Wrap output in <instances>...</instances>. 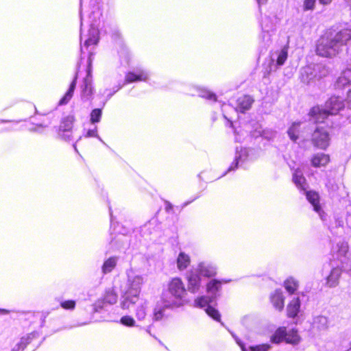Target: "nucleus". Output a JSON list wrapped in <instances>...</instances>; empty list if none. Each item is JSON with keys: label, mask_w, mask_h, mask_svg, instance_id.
<instances>
[{"label": "nucleus", "mask_w": 351, "mask_h": 351, "mask_svg": "<svg viewBox=\"0 0 351 351\" xmlns=\"http://www.w3.org/2000/svg\"><path fill=\"white\" fill-rule=\"evenodd\" d=\"M350 40V28L341 25H333L326 28L317 40L315 53L322 58H335Z\"/></svg>", "instance_id": "f257e3e1"}, {"label": "nucleus", "mask_w": 351, "mask_h": 351, "mask_svg": "<svg viewBox=\"0 0 351 351\" xmlns=\"http://www.w3.org/2000/svg\"><path fill=\"white\" fill-rule=\"evenodd\" d=\"M186 289L180 277L171 278L161 294L160 300L164 308H173L182 306L186 302Z\"/></svg>", "instance_id": "f03ea898"}, {"label": "nucleus", "mask_w": 351, "mask_h": 351, "mask_svg": "<svg viewBox=\"0 0 351 351\" xmlns=\"http://www.w3.org/2000/svg\"><path fill=\"white\" fill-rule=\"evenodd\" d=\"M301 338L296 329L293 328L287 330L286 326L278 327L270 337V341L278 344L283 341L291 345H297L300 343Z\"/></svg>", "instance_id": "7ed1b4c3"}, {"label": "nucleus", "mask_w": 351, "mask_h": 351, "mask_svg": "<svg viewBox=\"0 0 351 351\" xmlns=\"http://www.w3.org/2000/svg\"><path fill=\"white\" fill-rule=\"evenodd\" d=\"M311 141L317 148L326 149L330 141L328 131L323 126L317 127L312 134Z\"/></svg>", "instance_id": "20e7f679"}, {"label": "nucleus", "mask_w": 351, "mask_h": 351, "mask_svg": "<svg viewBox=\"0 0 351 351\" xmlns=\"http://www.w3.org/2000/svg\"><path fill=\"white\" fill-rule=\"evenodd\" d=\"M187 282L186 291L197 293L201 288L202 279L199 274L195 269H191L186 275Z\"/></svg>", "instance_id": "39448f33"}, {"label": "nucleus", "mask_w": 351, "mask_h": 351, "mask_svg": "<svg viewBox=\"0 0 351 351\" xmlns=\"http://www.w3.org/2000/svg\"><path fill=\"white\" fill-rule=\"evenodd\" d=\"M324 106L329 113L334 116L344 109L345 104L339 96L332 95L325 101Z\"/></svg>", "instance_id": "423d86ee"}, {"label": "nucleus", "mask_w": 351, "mask_h": 351, "mask_svg": "<svg viewBox=\"0 0 351 351\" xmlns=\"http://www.w3.org/2000/svg\"><path fill=\"white\" fill-rule=\"evenodd\" d=\"M308 114L314 120L315 123H324L326 119L332 116L325 106L322 107L319 105L313 106L309 110Z\"/></svg>", "instance_id": "0eeeda50"}, {"label": "nucleus", "mask_w": 351, "mask_h": 351, "mask_svg": "<svg viewBox=\"0 0 351 351\" xmlns=\"http://www.w3.org/2000/svg\"><path fill=\"white\" fill-rule=\"evenodd\" d=\"M269 301L273 306L278 311L281 312L285 306V297L283 292L280 289H276L269 295Z\"/></svg>", "instance_id": "6e6552de"}, {"label": "nucleus", "mask_w": 351, "mask_h": 351, "mask_svg": "<svg viewBox=\"0 0 351 351\" xmlns=\"http://www.w3.org/2000/svg\"><path fill=\"white\" fill-rule=\"evenodd\" d=\"M117 294L112 289L107 290L105 293L104 298L101 300H98L95 303L96 311L101 309L104 307L105 304H114L117 302Z\"/></svg>", "instance_id": "1a4fd4ad"}, {"label": "nucleus", "mask_w": 351, "mask_h": 351, "mask_svg": "<svg viewBox=\"0 0 351 351\" xmlns=\"http://www.w3.org/2000/svg\"><path fill=\"white\" fill-rule=\"evenodd\" d=\"M306 195V199L313 206L315 212L320 214L322 212V208L320 204V197L319 193L313 190L304 191Z\"/></svg>", "instance_id": "9d476101"}, {"label": "nucleus", "mask_w": 351, "mask_h": 351, "mask_svg": "<svg viewBox=\"0 0 351 351\" xmlns=\"http://www.w3.org/2000/svg\"><path fill=\"white\" fill-rule=\"evenodd\" d=\"M254 102V98L249 95H243L237 100L236 109L241 113L250 110Z\"/></svg>", "instance_id": "9b49d317"}, {"label": "nucleus", "mask_w": 351, "mask_h": 351, "mask_svg": "<svg viewBox=\"0 0 351 351\" xmlns=\"http://www.w3.org/2000/svg\"><path fill=\"white\" fill-rule=\"evenodd\" d=\"M292 181L300 191H306L308 184L306 178L304 176L302 171L300 168L294 169L292 176Z\"/></svg>", "instance_id": "f8f14e48"}, {"label": "nucleus", "mask_w": 351, "mask_h": 351, "mask_svg": "<svg viewBox=\"0 0 351 351\" xmlns=\"http://www.w3.org/2000/svg\"><path fill=\"white\" fill-rule=\"evenodd\" d=\"M301 302L298 297L293 298L287 306V316L289 318H295L300 311Z\"/></svg>", "instance_id": "ddd939ff"}, {"label": "nucleus", "mask_w": 351, "mask_h": 351, "mask_svg": "<svg viewBox=\"0 0 351 351\" xmlns=\"http://www.w3.org/2000/svg\"><path fill=\"white\" fill-rule=\"evenodd\" d=\"M330 156L324 153H319L313 155L311 159V165L318 168L325 167L330 162Z\"/></svg>", "instance_id": "4468645a"}, {"label": "nucleus", "mask_w": 351, "mask_h": 351, "mask_svg": "<svg viewBox=\"0 0 351 351\" xmlns=\"http://www.w3.org/2000/svg\"><path fill=\"white\" fill-rule=\"evenodd\" d=\"M304 129L302 128L300 122L293 123L287 130V134L290 139L296 142L300 136H302Z\"/></svg>", "instance_id": "2eb2a0df"}, {"label": "nucleus", "mask_w": 351, "mask_h": 351, "mask_svg": "<svg viewBox=\"0 0 351 351\" xmlns=\"http://www.w3.org/2000/svg\"><path fill=\"white\" fill-rule=\"evenodd\" d=\"M147 79V76L146 73L142 71L138 73L129 71L125 74L124 84H127L136 82L146 81Z\"/></svg>", "instance_id": "dca6fc26"}, {"label": "nucleus", "mask_w": 351, "mask_h": 351, "mask_svg": "<svg viewBox=\"0 0 351 351\" xmlns=\"http://www.w3.org/2000/svg\"><path fill=\"white\" fill-rule=\"evenodd\" d=\"M283 286L289 295H293L298 289L299 282L293 276H290L284 281Z\"/></svg>", "instance_id": "f3484780"}, {"label": "nucleus", "mask_w": 351, "mask_h": 351, "mask_svg": "<svg viewBox=\"0 0 351 351\" xmlns=\"http://www.w3.org/2000/svg\"><path fill=\"white\" fill-rule=\"evenodd\" d=\"M341 270L338 268H333L331 269L330 274L326 279V285L329 287H336L339 284V278L341 276Z\"/></svg>", "instance_id": "a211bd4d"}, {"label": "nucleus", "mask_w": 351, "mask_h": 351, "mask_svg": "<svg viewBox=\"0 0 351 351\" xmlns=\"http://www.w3.org/2000/svg\"><path fill=\"white\" fill-rule=\"evenodd\" d=\"M75 121V117L73 115H68L64 117L62 120L59 125V132H69L71 131L73 128V123Z\"/></svg>", "instance_id": "6ab92c4d"}, {"label": "nucleus", "mask_w": 351, "mask_h": 351, "mask_svg": "<svg viewBox=\"0 0 351 351\" xmlns=\"http://www.w3.org/2000/svg\"><path fill=\"white\" fill-rule=\"evenodd\" d=\"M199 274V276L210 278L215 276L217 274L216 269L211 265H206L204 263H200L198 265L197 269H196Z\"/></svg>", "instance_id": "aec40b11"}, {"label": "nucleus", "mask_w": 351, "mask_h": 351, "mask_svg": "<svg viewBox=\"0 0 351 351\" xmlns=\"http://www.w3.org/2000/svg\"><path fill=\"white\" fill-rule=\"evenodd\" d=\"M76 83H77V77H75L73 80L70 84L69 90L66 91V93L64 94V95L61 98V99L59 101L58 104L60 106L65 105L73 97V93L76 87Z\"/></svg>", "instance_id": "412c9836"}, {"label": "nucleus", "mask_w": 351, "mask_h": 351, "mask_svg": "<svg viewBox=\"0 0 351 351\" xmlns=\"http://www.w3.org/2000/svg\"><path fill=\"white\" fill-rule=\"evenodd\" d=\"M191 263L189 256L183 252L179 253L177 258V267L180 271L186 269Z\"/></svg>", "instance_id": "4be33fe9"}, {"label": "nucleus", "mask_w": 351, "mask_h": 351, "mask_svg": "<svg viewBox=\"0 0 351 351\" xmlns=\"http://www.w3.org/2000/svg\"><path fill=\"white\" fill-rule=\"evenodd\" d=\"M117 256H110L108 259H106L102 266L101 271L104 274H106L110 273L117 266Z\"/></svg>", "instance_id": "5701e85b"}, {"label": "nucleus", "mask_w": 351, "mask_h": 351, "mask_svg": "<svg viewBox=\"0 0 351 351\" xmlns=\"http://www.w3.org/2000/svg\"><path fill=\"white\" fill-rule=\"evenodd\" d=\"M288 50H289V45H285L282 49L279 51L277 60H276V64L278 66H282L285 64L286 60L288 58Z\"/></svg>", "instance_id": "b1692460"}, {"label": "nucleus", "mask_w": 351, "mask_h": 351, "mask_svg": "<svg viewBox=\"0 0 351 351\" xmlns=\"http://www.w3.org/2000/svg\"><path fill=\"white\" fill-rule=\"evenodd\" d=\"M205 311L207 315L212 319H213L215 321L221 322V315L219 311L216 309L215 307L210 305H208Z\"/></svg>", "instance_id": "393cba45"}, {"label": "nucleus", "mask_w": 351, "mask_h": 351, "mask_svg": "<svg viewBox=\"0 0 351 351\" xmlns=\"http://www.w3.org/2000/svg\"><path fill=\"white\" fill-rule=\"evenodd\" d=\"M221 285V281L214 279L208 282L206 285L207 292L215 293L218 291Z\"/></svg>", "instance_id": "a878e982"}, {"label": "nucleus", "mask_w": 351, "mask_h": 351, "mask_svg": "<svg viewBox=\"0 0 351 351\" xmlns=\"http://www.w3.org/2000/svg\"><path fill=\"white\" fill-rule=\"evenodd\" d=\"M350 85L346 79L343 76L340 75L334 84V88L336 90H343L346 86Z\"/></svg>", "instance_id": "bb28decb"}, {"label": "nucleus", "mask_w": 351, "mask_h": 351, "mask_svg": "<svg viewBox=\"0 0 351 351\" xmlns=\"http://www.w3.org/2000/svg\"><path fill=\"white\" fill-rule=\"evenodd\" d=\"M102 115V110L101 108L93 109L90 114V120L92 123H96L100 121Z\"/></svg>", "instance_id": "cd10ccee"}, {"label": "nucleus", "mask_w": 351, "mask_h": 351, "mask_svg": "<svg viewBox=\"0 0 351 351\" xmlns=\"http://www.w3.org/2000/svg\"><path fill=\"white\" fill-rule=\"evenodd\" d=\"M99 42V35L97 33L94 32L89 34L88 38L85 40L84 45L86 47L96 45Z\"/></svg>", "instance_id": "c85d7f7f"}, {"label": "nucleus", "mask_w": 351, "mask_h": 351, "mask_svg": "<svg viewBox=\"0 0 351 351\" xmlns=\"http://www.w3.org/2000/svg\"><path fill=\"white\" fill-rule=\"evenodd\" d=\"M210 302V300L206 296H200L197 297L195 300V304L196 306L202 308L204 306H208V303Z\"/></svg>", "instance_id": "c756f323"}, {"label": "nucleus", "mask_w": 351, "mask_h": 351, "mask_svg": "<svg viewBox=\"0 0 351 351\" xmlns=\"http://www.w3.org/2000/svg\"><path fill=\"white\" fill-rule=\"evenodd\" d=\"M270 348L271 345L269 343H261L249 348L250 351H268Z\"/></svg>", "instance_id": "7c9ffc66"}, {"label": "nucleus", "mask_w": 351, "mask_h": 351, "mask_svg": "<svg viewBox=\"0 0 351 351\" xmlns=\"http://www.w3.org/2000/svg\"><path fill=\"white\" fill-rule=\"evenodd\" d=\"M316 5V0H303L302 9L304 11L313 10Z\"/></svg>", "instance_id": "2f4dec72"}, {"label": "nucleus", "mask_w": 351, "mask_h": 351, "mask_svg": "<svg viewBox=\"0 0 351 351\" xmlns=\"http://www.w3.org/2000/svg\"><path fill=\"white\" fill-rule=\"evenodd\" d=\"M120 322L123 325L129 326V327H132V326H134V325H135L134 319L132 317L128 316V315L123 316L120 319Z\"/></svg>", "instance_id": "473e14b6"}, {"label": "nucleus", "mask_w": 351, "mask_h": 351, "mask_svg": "<svg viewBox=\"0 0 351 351\" xmlns=\"http://www.w3.org/2000/svg\"><path fill=\"white\" fill-rule=\"evenodd\" d=\"M93 95V88L90 84L87 82L85 83L84 87L82 90V97L88 99L91 97Z\"/></svg>", "instance_id": "72a5a7b5"}, {"label": "nucleus", "mask_w": 351, "mask_h": 351, "mask_svg": "<svg viewBox=\"0 0 351 351\" xmlns=\"http://www.w3.org/2000/svg\"><path fill=\"white\" fill-rule=\"evenodd\" d=\"M75 301L72 300L63 301L60 303V306L66 310H73L75 308Z\"/></svg>", "instance_id": "f704fd0d"}, {"label": "nucleus", "mask_w": 351, "mask_h": 351, "mask_svg": "<svg viewBox=\"0 0 351 351\" xmlns=\"http://www.w3.org/2000/svg\"><path fill=\"white\" fill-rule=\"evenodd\" d=\"M29 339L30 337L29 336L22 337L18 343V350H23L29 343Z\"/></svg>", "instance_id": "c9c22d12"}, {"label": "nucleus", "mask_w": 351, "mask_h": 351, "mask_svg": "<svg viewBox=\"0 0 351 351\" xmlns=\"http://www.w3.org/2000/svg\"><path fill=\"white\" fill-rule=\"evenodd\" d=\"M164 316L163 308H155L153 313V319L154 321H160Z\"/></svg>", "instance_id": "e433bc0d"}, {"label": "nucleus", "mask_w": 351, "mask_h": 351, "mask_svg": "<svg viewBox=\"0 0 351 351\" xmlns=\"http://www.w3.org/2000/svg\"><path fill=\"white\" fill-rule=\"evenodd\" d=\"M136 316L139 320H143L146 316V311L144 306H138L136 311Z\"/></svg>", "instance_id": "4c0bfd02"}, {"label": "nucleus", "mask_w": 351, "mask_h": 351, "mask_svg": "<svg viewBox=\"0 0 351 351\" xmlns=\"http://www.w3.org/2000/svg\"><path fill=\"white\" fill-rule=\"evenodd\" d=\"M348 251V247L346 245H341L339 246L337 251V256H346Z\"/></svg>", "instance_id": "58836bf2"}, {"label": "nucleus", "mask_w": 351, "mask_h": 351, "mask_svg": "<svg viewBox=\"0 0 351 351\" xmlns=\"http://www.w3.org/2000/svg\"><path fill=\"white\" fill-rule=\"evenodd\" d=\"M343 75L348 82L351 85V69H346L343 70L341 74Z\"/></svg>", "instance_id": "ea45409f"}, {"label": "nucleus", "mask_w": 351, "mask_h": 351, "mask_svg": "<svg viewBox=\"0 0 351 351\" xmlns=\"http://www.w3.org/2000/svg\"><path fill=\"white\" fill-rule=\"evenodd\" d=\"M203 97L206 98L208 100H210L213 101H217V97L215 93L208 92L204 95H203Z\"/></svg>", "instance_id": "a19ab883"}, {"label": "nucleus", "mask_w": 351, "mask_h": 351, "mask_svg": "<svg viewBox=\"0 0 351 351\" xmlns=\"http://www.w3.org/2000/svg\"><path fill=\"white\" fill-rule=\"evenodd\" d=\"M239 157H237L234 160V161L232 162L231 165L228 167L227 171H232V170L237 169V167L239 166Z\"/></svg>", "instance_id": "79ce46f5"}, {"label": "nucleus", "mask_w": 351, "mask_h": 351, "mask_svg": "<svg viewBox=\"0 0 351 351\" xmlns=\"http://www.w3.org/2000/svg\"><path fill=\"white\" fill-rule=\"evenodd\" d=\"M344 103L346 102L348 105V107L351 108V89H349L346 94V97L345 99Z\"/></svg>", "instance_id": "37998d69"}, {"label": "nucleus", "mask_w": 351, "mask_h": 351, "mask_svg": "<svg viewBox=\"0 0 351 351\" xmlns=\"http://www.w3.org/2000/svg\"><path fill=\"white\" fill-rule=\"evenodd\" d=\"M332 0H319L321 5H328L332 3Z\"/></svg>", "instance_id": "c03bdc74"}, {"label": "nucleus", "mask_w": 351, "mask_h": 351, "mask_svg": "<svg viewBox=\"0 0 351 351\" xmlns=\"http://www.w3.org/2000/svg\"><path fill=\"white\" fill-rule=\"evenodd\" d=\"M10 313V311L5 308H0V314L1 315H6Z\"/></svg>", "instance_id": "a18cd8bd"}, {"label": "nucleus", "mask_w": 351, "mask_h": 351, "mask_svg": "<svg viewBox=\"0 0 351 351\" xmlns=\"http://www.w3.org/2000/svg\"><path fill=\"white\" fill-rule=\"evenodd\" d=\"M173 209V206L170 203H167L165 206V210L169 211Z\"/></svg>", "instance_id": "49530a36"}, {"label": "nucleus", "mask_w": 351, "mask_h": 351, "mask_svg": "<svg viewBox=\"0 0 351 351\" xmlns=\"http://www.w3.org/2000/svg\"><path fill=\"white\" fill-rule=\"evenodd\" d=\"M258 3L261 4V3H264L267 1V0H257Z\"/></svg>", "instance_id": "de8ad7c7"}, {"label": "nucleus", "mask_w": 351, "mask_h": 351, "mask_svg": "<svg viewBox=\"0 0 351 351\" xmlns=\"http://www.w3.org/2000/svg\"><path fill=\"white\" fill-rule=\"evenodd\" d=\"M229 125H230V128H234V125H233V123L232 121H229Z\"/></svg>", "instance_id": "09e8293b"}, {"label": "nucleus", "mask_w": 351, "mask_h": 351, "mask_svg": "<svg viewBox=\"0 0 351 351\" xmlns=\"http://www.w3.org/2000/svg\"><path fill=\"white\" fill-rule=\"evenodd\" d=\"M93 134H94V132H90V131H89V132H88V136H93Z\"/></svg>", "instance_id": "8fccbe9b"}, {"label": "nucleus", "mask_w": 351, "mask_h": 351, "mask_svg": "<svg viewBox=\"0 0 351 351\" xmlns=\"http://www.w3.org/2000/svg\"><path fill=\"white\" fill-rule=\"evenodd\" d=\"M346 351H351V343H350V347L348 350H346Z\"/></svg>", "instance_id": "3c124183"}]
</instances>
